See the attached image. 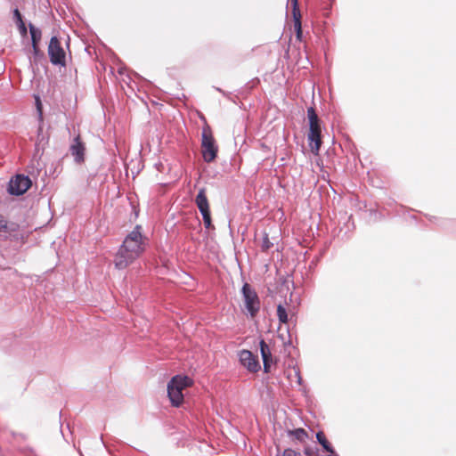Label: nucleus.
Here are the masks:
<instances>
[{"instance_id":"obj_1","label":"nucleus","mask_w":456,"mask_h":456,"mask_svg":"<svg viewBox=\"0 0 456 456\" xmlns=\"http://www.w3.org/2000/svg\"><path fill=\"white\" fill-rule=\"evenodd\" d=\"M142 225L136 224L125 237L115 255L114 265L117 269H126L145 251L147 238L142 235Z\"/></svg>"},{"instance_id":"obj_2","label":"nucleus","mask_w":456,"mask_h":456,"mask_svg":"<svg viewBox=\"0 0 456 456\" xmlns=\"http://www.w3.org/2000/svg\"><path fill=\"white\" fill-rule=\"evenodd\" d=\"M307 118L309 123L308 143L312 152L318 154L322 146V122L313 106L307 108Z\"/></svg>"},{"instance_id":"obj_3","label":"nucleus","mask_w":456,"mask_h":456,"mask_svg":"<svg viewBox=\"0 0 456 456\" xmlns=\"http://www.w3.org/2000/svg\"><path fill=\"white\" fill-rule=\"evenodd\" d=\"M218 146L212 134V131L208 126L202 129L201 134V154L205 162L210 163L215 160L217 156Z\"/></svg>"},{"instance_id":"obj_4","label":"nucleus","mask_w":456,"mask_h":456,"mask_svg":"<svg viewBox=\"0 0 456 456\" xmlns=\"http://www.w3.org/2000/svg\"><path fill=\"white\" fill-rule=\"evenodd\" d=\"M241 294L247 314L251 318L256 317L261 307V301L256 291L245 282L241 288Z\"/></svg>"},{"instance_id":"obj_5","label":"nucleus","mask_w":456,"mask_h":456,"mask_svg":"<svg viewBox=\"0 0 456 456\" xmlns=\"http://www.w3.org/2000/svg\"><path fill=\"white\" fill-rule=\"evenodd\" d=\"M47 53L53 65L60 67L66 66V54L59 38L56 36H53L51 37Z\"/></svg>"},{"instance_id":"obj_6","label":"nucleus","mask_w":456,"mask_h":456,"mask_svg":"<svg viewBox=\"0 0 456 456\" xmlns=\"http://www.w3.org/2000/svg\"><path fill=\"white\" fill-rule=\"evenodd\" d=\"M32 185V181L28 175L17 174L12 176L8 183L7 191L11 195H23Z\"/></svg>"},{"instance_id":"obj_7","label":"nucleus","mask_w":456,"mask_h":456,"mask_svg":"<svg viewBox=\"0 0 456 456\" xmlns=\"http://www.w3.org/2000/svg\"><path fill=\"white\" fill-rule=\"evenodd\" d=\"M363 204V207L366 208L365 217L368 218L370 222H376L379 220L381 217L389 216L388 210L385 207H381L377 201H369V208L367 205V201H359Z\"/></svg>"},{"instance_id":"obj_8","label":"nucleus","mask_w":456,"mask_h":456,"mask_svg":"<svg viewBox=\"0 0 456 456\" xmlns=\"http://www.w3.org/2000/svg\"><path fill=\"white\" fill-rule=\"evenodd\" d=\"M238 356L240 364L248 371L256 373L261 369L257 357L254 355L251 351L246 349L240 350L238 353Z\"/></svg>"},{"instance_id":"obj_9","label":"nucleus","mask_w":456,"mask_h":456,"mask_svg":"<svg viewBox=\"0 0 456 456\" xmlns=\"http://www.w3.org/2000/svg\"><path fill=\"white\" fill-rule=\"evenodd\" d=\"M69 151L70 154L74 157L76 163L80 164L85 161L86 146L85 143L81 141L79 134L74 137L69 146Z\"/></svg>"},{"instance_id":"obj_10","label":"nucleus","mask_w":456,"mask_h":456,"mask_svg":"<svg viewBox=\"0 0 456 456\" xmlns=\"http://www.w3.org/2000/svg\"><path fill=\"white\" fill-rule=\"evenodd\" d=\"M288 4H291L292 7V17L294 21V28L296 32V37L297 40L302 41L303 30L301 22V12L298 5V0H288Z\"/></svg>"},{"instance_id":"obj_11","label":"nucleus","mask_w":456,"mask_h":456,"mask_svg":"<svg viewBox=\"0 0 456 456\" xmlns=\"http://www.w3.org/2000/svg\"><path fill=\"white\" fill-rule=\"evenodd\" d=\"M198 208L202 216L204 226L208 230H214L208 201H196Z\"/></svg>"},{"instance_id":"obj_12","label":"nucleus","mask_w":456,"mask_h":456,"mask_svg":"<svg viewBox=\"0 0 456 456\" xmlns=\"http://www.w3.org/2000/svg\"><path fill=\"white\" fill-rule=\"evenodd\" d=\"M167 395L172 405L174 406L178 407L183 401V391L169 382L167 384Z\"/></svg>"},{"instance_id":"obj_13","label":"nucleus","mask_w":456,"mask_h":456,"mask_svg":"<svg viewBox=\"0 0 456 456\" xmlns=\"http://www.w3.org/2000/svg\"><path fill=\"white\" fill-rule=\"evenodd\" d=\"M19 225L16 223H9L6 218L0 214V233L4 234L5 238L12 232H17Z\"/></svg>"},{"instance_id":"obj_14","label":"nucleus","mask_w":456,"mask_h":456,"mask_svg":"<svg viewBox=\"0 0 456 456\" xmlns=\"http://www.w3.org/2000/svg\"><path fill=\"white\" fill-rule=\"evenodd\" d=\"M31 65L38 66L44 65L47 62L45 53L39 46L32 47L31 56L29 57Z\"/></svg>"},{"instance_id":"obj_15","label":"nucleus","mask_w":456,"mask_h":456,"mask_svg":"<svg viewBox=\"0 0 456 456\" xmlns=\"http://www.w3.org/2000/svg\"><path fill=\"white\" fill-rule=\"evenodd\" d=\"M169 383L183 391L184 388L191 386L192 380L188 376L175 375L171 379Z\"/></svg>"},{"instance_id":"obj_16","label":"nucleus","mask_w":456,"mask_h":456,"mask_svg":"<svg viewBox=\"0 0 456 456\" xmlns=\"http://www.w3.org/2000/svg\"><path fill=\"white\" fill-rule=\"evenodd\" d=\"M28 28L30 33L31 46H39V43L42 38V30L39 28H37L31 22L28 23Z\"/></svg>"},{"instance_id":"obj_17","label":"nucleus","mask_w":456,"mask_h":456,"mask_svg":"<svg viewBox=\"0 0 456 456\" xmlns=\"http://www.w3.org/2000/svg\"><path fill=\"white\" fill-rule=\"evenodd\" d=\"M316 438H317L318 443L322 446V448L325 452H327L328 453L335 454L334 448L329 443V441L327 440V438L322 431H319L316 434Z\"/></svg>"},{"instance_id":"obj_18","label":"nucleus","mask_w":456,"mask_h":456,"mask_svg":"<svg viewBox=\"0 0 456 456\" xmlns=\"http://www.w3.org/2000/svg\"><path fill=\"white\" fill-rule=\"evenodd\" d=\"M288 436L301 443L305 442L308 438L307 432L302 428L288 430Z\"/></svg>"},{"instance_id":"obj_19","label":"nucleus","mask_w":456,"mask_h":456,"mask_svg":"<svg viewBox=\"0 0 456 456\" xmlns=\"http://www.w3.org/2000/svg\"><path fill=\"white\" fill-rule=\"evenodd\" d=\"M288 379H290L291 384L295 381L298 386L302 385L303 379L297 367H293L292 370H289Z\"/></svg>"},{"instance_id":"obj_20","label":"nucleus","mask_w":456,"mask_h":456,"mask_svg":"<svg viewBox=\"0 0 456 456\" xmlns=\"http://www.w3.org/2000/svg\"><path fill=\"white\" fill-rule=\"evenodd\" d=\"M260 353L263 360L273 359L269 346L264 339L259 342Z\"/></svg>"},{"instance_id":"obj_21","label":"nucleus","mask_w":456,"mask_h":456,"mask_svg":"<svg viewBox=\"0 0 456 456\" xmlns=\"http://www.w3.org/2000/svg\"><path fill=\"white\" fill-rule=\"evenodd\" d=\"M277 316L281 323L288 322V314L286 308L282 305H278L277 306Z\"/></svg>"},{"instance_id":"obj_22","label":"nucleus","mask_w":456,"mask_h":456,"mask_svg":"<svg viewBox=\"0 0 456 456\" xmlns=\"http://www.w3.org/2000/svg\"><path fill=\"white\" fill-rule=\"evenodd\" d=\"M273 246V243L270 241L268 234L266 232L264 233L263 240L261 243V250L266 252Z\"/></svg>"},{"instance_id":"obj_23","label":"nucleus","mask_w":456,"mask_h":456,"mask_svg":"<svg viewBox=\"0 0 456 456\" xmlns=\"http://www.w3.org/2000/svg\"><path fill=\"white\" fill-rule=\"evenodd\" d=\"M18 28H19V30H20V33L22 37H26L27 34H28V28L24 23L23 20H20V22H18L17 24Z\"/></svg>"},{"instance_id":"obj_24","label":"nucleus","mask_w":456,"mask_h":456,"mask_svg":"<svg viewBox=\"0 0 456 456\" xmlns=\"http://www.w3.org/2000/svg\"><path fill=\"white\" fill-rule=\"evenodd\" d=\"M273 362V359H266V360H263V363H264V371L265 373H268L270 372V368H271V364Z\"/></svg>"},{"instance_id":"obj_25","label":"nucleus","mask_w":456,"mask_h":456,"mask_svg":"<svg viewBox=\"0 0 456 456\" xmlns=\"http://www.w3.org/2000/svg\"><path fill=\"white\" fill-rule=\"evenodd\" d=\"M13 17H14V19H15V20H16V23H17V24H18V22H20V20H22V16H21V14H20V11H19L17 8H15V9H14V11H13Z\"/></svg>"},{"instance_id":"obj_26","label":"nucleus","mask_w":456,"mask_h":456,"mask_svg":"<svg viewBox=\"0 0 456 456\" xmlns=\"http://www.w3.org/2000/svg\"><path fill=\"white\" fill-rule=\"evenodd\" d=\"M36 100H37V108L38 110V118H39L40 122H42L43 121V114H42V110H41V103H40L39 97H37Z\"/></svg>"},{"instance_id":"obj_27","label":"nucleus","mask_w":456,"mask_h":456,"mask_svg":"<svg viewBox=\"0 0 456 456\" xmlns=\"http://www.w3.org/2000/svg\"><path fill=\"white\" fill-rule=\"evenodd\" d=\"M297 452L289 448L284 450L283 454H282V456H297Z\"/></svg>"},{"instance_id":"obj_28","label":"nucleus","mask_w":456,"mask_h":456,"mask_svg":"<svg viewBox=\"0 0 456 456\" xmlns=\"http://www.w3.org/2000/svg\"><path fill=\"white\" fill-rule=\"evenodd\" d=\"M131 202V208L134 210L135 217L139 215V209L137 208V205H135V201H130Z\"/></svg>"},{"instance_id":"obj_29","label":"nucleus","mask_w":456,"mask_h":456,"mask_svg":"<svg viewBox=\"0 0 456 456\" xmlns=\"http://www.w3.org/2000/svg\"><path fill=\"white\" fill-rule=\"evenodd\" d=\"M194 200H207L204 191L200 190Z\"/></svg>"},{"instance_id":"obj_30","label":"nucleus","mask_w":456,"mask_h":456,"mask_svg":"<svg viewBox=\"0 0 456 456\" xmlns=\"http://www.w3.org/2000/svg\"><path fill=\"white\" fill-rule=\"evenodd\" d=\"M216 91H218L219 93H221L224 96H225V97H227V98H230V94H231L230 93H227V92H225V91L222 90V89H221V88H219V87H216Z\"/></svg>"},{"instance_id":"obj_31","label":"nucleus","mask_w":456,"mask_h":456,"mask_svg":"<svg viewBox=\"0 0 456 456\" xmlns=\"http://www.w3.org/2000/svg\"><path fill=\"white\" fill-rule=\"evenodd\" d=\"M305 454L310 456L312 454V450L310 448H305Z\"/></svg>"},{"instance_id":"obj_32","label":"nucleus","mask_w":456,"mask_h":456,"mask_svg":"<svg viewBox=\"0 0 456 456\" xmlns=\"http://www.w3.org/2000/svg\"><path fill=\"white\" fill-rule=\"evenodd\" d=\"M329 456H339V455L335 452V454L329 453Z\"/></svg>"},{"instance_id":"obj_33","label":"nucleus","mask_w":456,"mask_h":456,"mask_svg":"<svg viewBox=\"0 0 456 456\" xmlns=\"http://www.w3.org/2000/svg\"><path fill=\"white\" fill-rule=\"evenodd\" d=\"M51 206H52V201L48 200V207H49V208H51Z\"/></svg>"},{"instance_id":"obj_34","label":"nucleus","mask_w":456,"mask_h":456,"mask_svg":"<svg viewBox=\"0 0 456 456\" xmlns=\"http://www.w3.org/2000/svg\"><path fill=\"white\" fill-rule=\"evenodd\" d=\"M403 207L401 205L400 206V211H403ZM399 212V210H397Z\"/></svg>"},{"instance_id":"obj_35","label":"nucleus","mask_w":456,"mask_h":456,"mask_svg":"<svg viewBox=\"0 0 456 456\" xmlns=\"http://www.w3.org/2000/svg\"><path fill=\"white\" fill-rule=\"evenodd\" d=\"M118 73L123 74L122 69H119Z\"/></svg>"},{"instance_id":"obj_36","label":"nucleus","mask_w":456,"mask_h":456,"mask_svg":"<svg viewBox=\"0 0 456 456\" xmlns=\"http://www.w3.org/2000/svg\"><path fill=\"white\" fill-rule=\"evenodd\" d=\"M41 131H42V126H40L38 128V132H41Z\"/></svg>"}]
</instances>
